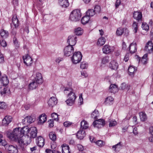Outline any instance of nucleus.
Returning a JSON list of instances; mask_svg holds the SVG:
<instances>
[{
    "instance_id": "25",
    "label": "nucleus",
    "mask_w": 153,
    "mask_h": 153,
    "mask_svg": "<svg viewBox=\"0 0 153 153\" xmlns=\"http://www.w3.org/2000/svg\"><path fill=\"white\" fill-rule=\"evenodd\" d=\"M102 51L105 54L109 53L111 51V47L108 45H105L102 48Z\"/></svg>"
},
{
    "instance_id": "10",
    "label": "nucleus",
    "mask_w": 153,
    "mask_h": 153,
    "mask_svg": "<svg viewBox=\"0 0 153 153\" xmlns=\"http://www.w3.org/2000/svg\"><path fill=\"white\" fill-rule=\"evenodd\" d=\"M144 50L149 53L152 52L153 51V44L151 41H149L146 43Z\"/></svg>"
},
{
    "instance_id": "35",
    "label": "nucleus",
    "mask_w": 153,
    "mask_h": 153,
    "mask_svg": "<svg viewBox=\"0 0 153 153\" xmlns=\"http://www.w3.org/2000/svg\"><path fill=\"white\" fill-rule=\"evenodd\" d=\"M88 127L87 122L85 120H83L81 122V128L83 129H86Z\"/></svg>"
},
{
    "instance_id": "64",
    "label": "nucleus",
    "mask_w": 153,
    "mask_h": 153,
    "mask_svg": "<svg viewBox=\"0 0 153 153\" xmlns=\"http://www.w3.org/2000/svg\"><path fill=\"white\" fill-rule=\"evenodd\" d=\"M149 129L150 133L153 135V126H151Z\"/></svg>"
},
{
    "instance_id": "56",
    "label": "nucleus",
    "mask_w": 153,
    "mask_h": 153,
    "mask_svg": "<svg viewBox=\"0 0 153 153\" xmlns=\"http://www.w3.org/2000/svg\"><path fill=\"white\" fill-rule=\"evenodd\" d=\"M11 33L12 36L13 37H16V28L13 29H12Z\"/></svg>"
},
{
    "instance_id": "22",
    "label": "nucleus",
    "mask_w": 153,
    "mask_h": 153,
    "mask_svg": "<svg viewBox=\"0 0 153 153\" xmlns=\"http://www.w3.org/2000/svg\"><path fill=\"white\" fill-rule=\"evenodd\" d=\"M85 135V131L83 130H80L78 131L76 136L78 138L81 140L83 139Z\"/></svg>"
},
{
    "instance_id": "15",
    "label": "nucleus",
    "mask_w": 153,
    "mask_h": 153,
    "mask_svg": "<svg viewBox=\"0 0 153 153\" xmlns=\"http://www.w3.org/2000/svg\"><path fill=\"white\" fill-rule=\"evenodd\" d=\"M36 142L38 146L39 147H42L44 145V139L41 136H39L37 138Z\"/></svg>"
},
{
    "instance_id": "16",
    "label": "nucleus",
    "mask_w": 153,
    "mask_h": 153,
    "mask_svg": "<svg viewBox=\"0 0 153 153\" xmlns=\"http://www.w3.org/2000/svg\"><path fill=\"white\" fill-rule=\"evenodd\" d=\"M39 84H41V83H38V82L34 80H32V82L29 85V88L31 90L36 89L38 86V85Z\"/></svg>"
},
{
    "instance_id": "14",
    "label": "nucleus",
    "mask_w": 153,
    "mask_h": 153,
    "mask_svg": "<svg viewBox=\"0 0 153 153\" xmlns=\"http://www.w3.org/2000/svg\"><path fill=\"white\" fill-rule=\"evenodd\" d=\"M57 102V99L54 97H52L50 98L48 102V105L51 107L55 105Z\"/></svg>"
},
{
    "instance_id": "46",
    "label": "nucleus",
    "mask_w": 153,
    "mask_h": 153,
    "mask_svg": "<svg viewBox=\"0 0 153 153\" xmlns=\"http://www.w3.org/2000/svg\"><path fill=\"white\" fill-rule=\"evenodd\" d=\"M101 8L98 5H96L94 7V10L96 12V13H99L101 11Z\"/></svg>"
},
{
    "instance_id": "61",
    "label": "nucleus",
    "mask_w": 153,
    "mask_h": 153,
    "mask_svg": "<svg viewBox=\"0 0 153 153\" xmlns=\"http://www.w3.org/2000/svg\"><path fill=\"white\" fill-rule=\"evenodd\" d=\"M79 101L80 102L81 104H82L83 102V99L82 97V94H81L79 95Z\"/></svg>"
},
{
    "instance_id": "6",
    "label": "nucleus",
    "mask_w": 153,
    "mask_h": 153,
    "mask_svg": "<svg viewBox=\"0 0 153 153\" xmlns=\"http://www.w3.org/2000/svg\"><path fill=\"white\" fill-rule=\"evenodd\" d=\"M77 37L75 36L70 35L68 37L67 42L69 44L68 46H73L76 43Z\"/></svg>"
},
{
    "instance_id": "3",
    "label": "nucleus",
    "mask_w": 153,
    "mask_h": 153,
    "mask_svg": "<svg viewBox=\"0 0 153 153\" xmlns=\"http://www.w3.org/2000/svg\"><path fill=\"white\" fill-rule=\"evenodd\" d=\"M82 55L80 52H75L71 57L72 62L74 64L79 62L82 59Z\"/></svg>"
},
{
    "instance_id": "30",
    "label": "nucleus",
    "mask_w": 153,
    "mask_h": 153,
    "mask_svg": "<svg viewBox=\"0 0 153 153\" xmlns=\"http://www.w3.org/2000/svg\"><path fill=\"white\" fill-rule=\"evenodd\" d=\"M139 114L141 121H144L147 120V117L145 113L141 112L139 113Z\"/></svg>"
},
{
    "instance_id": "27",
    "label": "nucleus",
    "mask_w": 153,
    "mask_h": 153,
    "mask_svg": "<svg viewBox=\"0 0 153 153\" xmlns=\"http://www.w3.org/2000/svg\"><path fill=\"white\" fill-rule=\"evenodd\" d=\"M35 80L38 82L39 83L41 84L42 82V76L41 73H36V76Z\"/></svg>"
},
{
    "instance_id": "33",
    "label": "nucleus",
    "mask_w": 153,
    "mask_h": 153,
    "mask_svg": "<svg viewBox=\"0 0 153 153\" xmlns=\"http://www.w3.org/2000/svg\"><path fill=\"white\" fill-rule=\"evenodd\" d=\"M0 34L1 37L3 38H6L9 36L8 32L3 29L1 30Z\"/></svg>"
},
{
    "instance_id": "49",
    "label": "nucleus",
    "mask_w": 153,
    "mask_h": 153,
    "mask_svg": "<svg viewBox=\"0 0 153 153\" xmlns=\"http://www.w3.org/2000/svg\"><path fill=\"white\" fill-rule=\"evenodd\" d=\"M137 25H138V23L135 22H133V25H132V27L134 28V32L135 33H136L137 31Z\"/></svg>"
},
{
    "instance_id": "26",
    "label": "nucleus",
    "mask_w": 153,
    "mask_h": 153,
    "mask_svg": "<svg viewBox=\"0 0 153 153\" xmlns=\"http://www.w3.org/2000/svg\"><path fill=\"white\" fill-rule=\"evenodd\" d=\"M62 153H70L69 147L66 144H63L61 146Z\"/></svg>"
},
{
    "instance_id": "1",
    "label": "nucleus",
    "mask_w": 153,
    "mask_h": 153,
    "mask_svg": "<svg viewBox=\"0 0 153 153\" xmlns=\"http://www.w3.org/2000/svg\"><path fill=\"white\" fill-rule=\"evenodd\" d=\"M7 136L11 139L17 141L19 145L22 150L24 149L25 147V146L28 144L27 140H23V135L21 134L19 128L14 129L12 133L8 132Z\"/></svg>"
},
{
    "instance_id": "12",
    "label": "nucleus",
    "mask_w": 153,
    "mask_h": 153,
    "mask_svg": "<svg viewBox=\"0 0 153 153\" xmlns=\"http://www.w3.org/2000/svg\"><path fill=\"white\" fill-rule=\"evenodd\" d=\"M12 118L11 116H6L2 121V124L3 126H7L12 121Z\"/></svg>"
},
{
    "instance_id": "60",
    "label": "nucleus",
    "mask_w": 153,
    "mask_h": 153,
    "mask_svg": "<svg viewBox=\"0 0 153 153\" xmlns=\"http://www.w3.org/2000/svg\"><path fill=\"white\" fill-rule=\"evenodd\" d=\"M71 124V123L70 122L66 121L64 123V125L66 127H68Z\"/></svg>"
},
{
    "instance_id": "20",
    "label": "nucleus",
    "mask_w": 153,
    "mask_h": 153,
    "mask_svg": "<svg viewBox=\"0 0 153 153\" xmlns=\"http://www.w3.org/2000/svg\"><path fill=\"white\" fill-rule=\"evenodd\" d=\"M118 65L115 60L111 61L109 65L110 68L112 70H116L117 69Z\"/></svg>"
},
{
    "instance_id": "11",
    "label": "nucleus",
    "mask_w": 153,
    "mask_h": 153,
    "mask_svg": "<svg viewBox=\"0 0 153 153\" xmlns=\"http://www.w3.org/2000/svg\"><path fill=\"white\" fill-rule=\"evenodd\" d=\"M5 148L7 150L9 153H17L18 152L16 147L12 145H7Z\"/></svg>"
},
{
    "instance_id": "54",
    "label": "nucleus",
    "mask_w": 153,
    "mask_h": 153,
    "mask_svg": "<svg viewBox=\"0 0 153 153\" xmlns=\"http://www.w3.org/2000/svg\"><path fill=\"white\" fill-rule=\"evenodd\" d=\"M13 43L16 47H18L19 44L16 37H13Z\"/></svg>"
},
{
    "instance_id": "34",
    "label": "nucleus",
    "mask_w": 153,
    "mask_h": 153,
    "mask_svg": "<svg viewBox=\"0 0 153 153\" xmlns=\"http://www.w3.org/2000/svg\"><path fill=\"white\" fill-rule=\"evenodd\" d=\"M90 20V17L87 15L83 17L81 19V21L83 24L85 25Z\"/></svg>"
},
{
    "instance_id": "52",
    "label": "nucleus",
    "mask_w": 153,
    "mask_h": 153,
    "mask_svg": "<svg viewBox=\"0 0 153 153\" xmlns=\"http://www.w3.org/2000/svg\"><path fill=\"white\" fill-rule=\"evenodd\" d=\"M109 61V57H108L106 56L102 58V62L103 64H105L108 62Z\"/></svg>"
},
{
    "instance_id": "7",
    "label": "nucleus",
    "mask_w": 153,
    "mask_h": 153,
    "mask_svg": "<svg viewBox=\"0 0 153 153\" xmlns=\"http://www.w3.org/2000/svg\"><path fill=\"white\" fill-rule=\"evenodd\" d=\"M93 124L95 127L100 128L105 125V122L103 119H100L94 121Z\"/></svg>"
},
{
    "instance_id": "8",
    "label": "nucleus",
    "mask_w": 153,
    "mask_h": 153,
    "mask_svg": "<svg viewBox=\"0 0 153 153\" xmlns=\"http://www.w3.org/2000/svg\"><path fill=\"white\" fill-rule=\"evenodd\" d=\"M20 130L21 134L23 135V140H25V138L27 139V137L24 136V135H27V136H29V133L30 128H29L28 126H25L23 127L22 128H20Z\"/></svg>"
},
{
    "instance_id": "37",
    "label": "nucleus",
    "mask_w": 153,
    "mask_h": 153,
    "mask_svg": "<svg viewBox=\"0 0 153 153\" xmlns=\"http://www.w3.org/2000/svg\"><path fill=\"white\" fill-rule=\"evenodd\" d=\"M24 120L25 122L29 124H30L34 121V120L30 116H27L25 117Z\"/></svg>"
},
{
    "instance_id": "43",
    "label": "nucleus",
    "mask_w": 153,
    "mask_h": 153,
    "mask_svg": "<svg viewBox=\"0 0 153 153\" xmlns=\"http://www.w3.org/2000/svg\"><path fill=\"white\" fill-rule=\"evenodd\" d=\"M124 32V30L122 28H119L117 30L116 32L117 35L118 36H120L122 35Z\"/></svg>"
},
{
    "instance_id": "18",
    "label": "nucleus",
    "mask_w": 153,
    "mask_h": 153,
    "mask_svg": "<svg viewBox=\"0 0 153 153\" xmlns=\"http://www.w3.org/2000/svg\"><path fill=\"white\" fill-rule=\"evenodd\" d=\"M13 24L15 28H17L19 25V22L16 15H14L12 18Z\"/></svg>"
},
{
    "instance_id": "55",
    "label": "nucleus",
    "mask_w": 153,
    "mask_h": 153,
    "mask_svg": "<svg viewBox=\"0 0 153 153\" xmlns=\"http://www.w3.org/2000/svg\"><path fill=\"white\" fill-rule=\"evenodd\" d=\"M6 108L5 103L4 102H0V109H5Z\"/></svg>"
},
{
    "instance_id": "28",
    "label": "nucleus",
    "mask_w": 153,
    "mask_h": 153,
    "mask_svg": "<svg viewBox=\"0 0 153 153\" xmlns=\"http://www.w3.org/2000/svg\"><path fill=\"white\" fill-rule=\"evenodd\" d=\"M105 39L104 37H100L98 39L97 44L99 46H102L105 44Z\"/></svg>"
},
{
    "instance_id": "47",
    "label": "nucleus",
    "mask_w": 153,
    "mask_h": 153,
    "mask_svg": "<svg viewBox=\"0 0 153 153\" xmlns=\"http://www.w3.org/2000/svg\"><path fill=\"white\" fill-rule=\"evenodd\" d=\"M142 27L143 30H149V26L148 24L145 23H143L142 25Z\"/></svg>"
},
{
    "instance_id": "62",
    "label": "nucleus",
    "mask_w": 153,
    "mask_h": 153,
    "mask_svg": "<svg viewBox=\"0 0 153 153\" xmlns=\"http://www.w3.org/2000/svg\"><path fill=\"white\" fill-rule=\"evenodd\" d=\"M0 44L3 47H5L7 45V43L6 41L4 40H2V41L1 42Z\"/></svg>"
},
{
    "instance_id": "38",
    "label": "nucleus",
    "mask_w": 153,
    "mask_h": 153,
    "mask_svg": "<svg viewBox=\"0 0 153 153\" xmlns=\"http://www.w3.org/2000/svg\"><path fill=\"white\" fill-rule=\"evenodd\" d=\"M83 31L82 28L80 27H78L75 29V34L77 35H81L83 33Z\"/></svg>"
},
{
    "instance_id": "59",
    "label": "nucleus",
    "mask_w": 153,
    "mask_h": 153,
    "mask_svg": "<svg viewBox=\"0 0 153 153\" xmlns=\"http://www.w3.org/2000/svg\"><path fill=\"white\" fill-rule=\"evenodd\" d=\"M77 147L78 150L80 151H82L84 149L83 146L80 144H79L77 145Z\"/></svg>"
},
{
    "instance_id": "23",
    "label": "nucleus",
    "mask_w": 153,
    "mask_h": 153,
    "mask_svg": "<svg viewBox=\"0 0 153 153\" xmlns=\"http://www.w3.org/2000/svg\"><path fill=\"white\" fill-rule=\"evenodd\" d=\"M46 116L45 114H43L39 117L38 123L42 124L46 121Z\"/></svg>"
},
{
    "instance_id": "31",
    "label": "nucleus",
    "mask_w": 153,
    "mask_h": 153,
    "mask_svg": "<svg viewBox=\"0 0 153 153\" xmlns=\"http://www.w3.org/2000/svg\"><path fill=\"white\" fill-rule=\"evenodd\" d=\"M121 143V142H119L116 145L113 146L112 147V149L116 152L118 149H121V147L123 146Z\"/></svg>"
},
{
    "instance_id": "40",
    "label": "nucleus",
    "mask_w": 153,
    "mask_h": 153,
    "mask_svg": "<svg viewBox=\"0 0 153 153\" xmlns=\"http://www.w3.org/2000/svg\"><path fill=\"white\" fill-rule=\"evenodd\" d=\"M75 100H74V98L73 99H68L66 101V102L68 105L71 106L73 105L75 102Z\"/></svg>"
},
{
    "instance_id": "58",
    "label": "nucleus",
    "mask_w": 153,
    "mask_h": 153,
    "mask_svg": "<svg viewBox=\"0 0 153 153\" xmlns=\"http://www.w3.org/2000/svg\"><path fill=\"white\" fill-rule=\"evenodd\" d=\"M7 88H4V89L1 91V95L6 94Z\"/></svg>"
},
{
    "instance_id": "29",
    "label": "nucleus",
    "mask_w": 153,
    "mask_h": 153,
    "mask_svg": "<svg viewBox=\"0 0 153 153\" xmlns=\"http://www.w3.org/2000/svg\"><path fill=\"white\" fill-rule=\"evenodd\" d=\"M120 88L123 90L128 91L130 89V86L125 83H123L121 84Z\"/></svg>"
},
{
    "instance_id": "5",
    "label": "nucleus",
    "mask_w": 153,
    "mask_h": 153,
    "mask_svg": "<svg viewBox=\"0 0 153 153\" xmlns=\"http://www.w3.org/2000/svg\"><path fill=\"white\" fill-rule=\"evenodd\" d=\"M74 51V48L71 46H67L64 49V54L66 56H69L71 55Z\"/></svg>"
},
{
    "instance_id": "4",
    "label": "nucleus",
    "mask_w": 153,
    "mask_h": 153,
    "mask_svg": "<svg viewBox=\"0 0 153 153\" xmlns=\"http://www.w3.org/2000/svg\"><path fill=\"white\" fill-rule=\"evenodd\" d=\"M37 134V129L35 127H31L30 128L29 134L30 137H27V139H30V138H34L36 137Z\"/></svg>"
},
{
    "instance_id": "53",
    "label": "nucleus",
    "mask_w": 153,
    "mask_h": 153,
    "mask_svg": "<svg viewBox=\"0 0 153 153\" xmlns=\"http://www.w3.org/2000/svg\"><path fill=\"white\" fill-rule=\"evenodd\" d=\"M117 124V122L115 120H112L110 122L109 124V126L110 127H113L116 125Z\"/></svg>"
},
{
    "instance_id": "2",
    "label": "nucleus",
    "mask_w": 153,
    "mask_h": 153,
    "mask_svg": "<svg viewBox=\"0 0 153 153\" xmlns=\"http://www.w3.org/2000/svg\"><path fill=\"white\" fill-rule=\"evenodd\" d=\"M81 16V13L80 10L76 9L71 12L69 18L71 21L76 22L80 19Z\"/></svg>"
},
{
    "instance_id": "44",
    "label": "nucleus",
    "mask_w": 153,
    "mask_h": 153,
    "mask_svg": "<svg viewBox=\"0 0 153 153\" xmlns=\"http://www.w3.org/2000/svg\"><path fill=\"white\" fill-rule=\"evenodd\" d=\"M95 143L97 145L100 147H102L105 144V142L100 140H98L97 141H96Z\"/></svg>"
},
{
    "instance_id": "57",
    "label": "nucleus",
    "mask_w": 153,
    "mask_h": 153,
    "mask_svg": "<svg viewBox=\"0 0 153 153\" xmlns=\"http://www.w3.org/2000/svg\"><path fill=\"white\" fill-rule=\"evenodd\" d=\"M129 53H127L126 54V55L125 56V57L124 58V60L126 62L128 61V60L129 59Z\"/></svg>"
},
{
    "instance_id": "9",
    "label": "nucleus",
    "mask_w": 153,
    "mask_h": 153,
    "mask_svg": "<svg viewBox=\"0 0 153 153\" xmlns=\"http://www.w3.org/2000/svg\"><path fill=\"white\" fill-rule=\"evenodd\" d=\"M24 63L27 66H30L33 63L32 59L31 57L28 55L23 56V57Z\"/></svg>"
},
{
    "instance_id": "19",
    "label": "nucleus",
    "mask_w": 153,
    "mask_h": 153,
    "mask_svg": "<svg viewBox=\"0 0 153 153\" xmlns=\"http://www.w3.org/2000/svg\"><path fill=\"white\" fill-rule=\"evenodd\" d=\"M0 81L4 86H6L9 83V81L7 76L4 75L1 77Z\"/></svg>"
},
{
    "instance_id": "51",
    "label": "nucleus",
    "mask_w": 153,
    "mask_h": 153,
    "mask_svg": "<svg viewBox=\"0 0 153 153\" xmlns=\"http://www.w3.org/2000/svg\"><path fill=\"white\" fill-rule=\"evenodd\" d=\"M52 118L55 120L58 121L59 120L58 118V115L57 114L55 113H53L51 115Z\"/></svg>"
},
{
    "instance_id": "13",
    "label": "nucleus",
    "mask_w": 153,
    "mask_h": 153,
    "mask_svg": "<svg viewBox=\"0 0 153 153\" xmlns=\"http://www.w3.org/2000/svg\"><path fill=\"white\" fill-rule=\"evenodd\" d=\"M133 17L138 22H142V15L141 12L138 11L134 12L133 13Z\"/></svg>"
},
{
    "instance_id": "45",
    "label": "nucleus",
    "mask_w": 153,
    "mask_h": 153,
    "mask_svg": "<svg viewBox=\"0 0 153 153\" xmlns=\"http://www.w3.org/2000/svg\"><path fill=\"white\" fill-rule=\"evenodd\" d=\"M88 64L85 62H82L80 64V67L82 69L86 68L88 67Z\"/></svg>"
},
{
    "instance_id": "50",
    "label": "nucleus",
    "mask_w": 153,
    "mask_h": 153,
    "mask_svg": "<svg viewBox=\"0 0 153 153\" xmlns=\"http://www.w3.org/2000/svg\"><path fill=\"white\" fill-rule=\"evenodd\" d=\"M0 145L4 146H7V142L5 140L3 139V137L0 138Z\"/></svg>"
},
{
    "instance_id": "39",
    "label": "nucleus",
    "mask_w": 153,
    "mask_h": 153,
    "mask_svg": "<svg viewBox=\"0 0 153 153\" xmlns=\"http://www.w3.org/2000/svg\"><path fill=\"white\" fill-rule=\"evenodd\" d=\"M99 115V112L97 110H95L92 112L91 114V117L94 119L97 118Z\"/></svg>"
},
{
    "instance_id": "17",
    "label": "nucleus",
    "mask_w": 153,
    "mask_h": 153,
    "mask_svg": "<svg viewBox=\"0 0 153 153\" xmlns=\"http://www.w3.org/2000/svg\"><path fill=\"white\" fill-rule=\"evenodd\" d=\"M129 49L131 53L132 54L135 53L137 50L136 43H132L129 46Z\"/></svg>"
},
{
    "instance_id": "41",
    "label": "nucleus",
    "mask_w": 153,
    "mask_h": 153,
    "mask_svg": "<svg viewBox=\"0 0 153 153\" xmlns=\"http://www.w3.org/2000/svg\"><path fill=\"white\" fill-rule=\"evenodd\" d=\"M50 138L52 141H55L56 139L55 134L53 132H51L49 134Z\"/></svg>"
},
{
    "instance_id": "21",
    "label": "nucleus",
    "mask_w": 153,
    "mask_h": 153,
    "mask_svg": "<svg viewBox=\"0 0 153 153\" xmlns=\"http://www.w3.org/2000/svg\"><path fill=\"white\" fill-rule=\"evenodd\" d=\"M118 91V89L117 86L115 84H111L110 87L109 88V91L111 93L114 94L117 92Z\"/></svg>"
},
{
    "instance_id": "32",
    "label": "nucleus",
    "mask_w": 153,
    "mask_h": 153,
    "mask_svg": "<svg viewBox=\"0 0 153 153\" xmlns=\"http://www.w3.org/2000/svg\"><path fill=\"white\" fill-rule=\"evenodd\" d=\"M137 69L132 66H130L128 68L129 74L130 75H133L134 72H136Z\"/></svg>"
},
{
    "instance_id": "36",
    "label": "nucleus",
    "mask_w": 153,
    "mask_h": 153,
    "mask_svg": "<svg viewBox=\"0 0 153 153\" xmlns=\"http://www.w3.org/2000/svg\"><path fill=\"white\" fill-rule=\"evenodd\" d=\"M96 13V12L93 9H89L86 12V15L88 16H92L94 15Z\"/></svg>"
},
{
    "instance_id": "24",
    "label": "nucleus",
    "mask_w": 153,
    "mask_h": 153,
    "mask_svg": "<svg viewBox=\"0 0 153 153\" xmlns=\"http://www.w3.org/2000/svg\"><path fill=\"white\" fill-rule=\"evenodd\" d=\"M59 3L63 7L66 8L69 6V3L68 0H59Z\"/></svg>"
},
{
    "instance_id": "42",
    "label": "nucleus",
    "mask_w": 153,
    "mask_h": 153,
    "mask_svg": "<svg viewBox=\"0 0 153 153\" xmlns=\"http://www.w3.org/2000/svg\"><path fill=\"white\" fill-rule=\"evenodd\" d=\"M68 99H73L74 98V100H75L76 98V96L75 95V94L73 92H71L68 93Z\"/></svg>"
},
{
    "instance_id": "63",
    "label": "nucleus",
    "mask_w": 153,
    "mask_h": 153,
    "mask_svg": "<svg viewBox=\"0 0 153 153\" xmlns=\"http://www.w3.org/2000/svg\"><path fill=\"white\" fill-rule=\"evenodd\" d=\"M121 3L120 0H117V1L116 2L115 5L116 7L117 8L118 7V6Z\"/></svg>"
},
{
    "instance_id": "48",
    "label": "nucleus",
    "mask_w": 153,
    "mask_h": 153,
    "mask_svg": "<svg viewBox=\"0 0 153 153\" xmlns=\"http://www.w3.org/2000/svg\"><path fill=\"white\" fill-rule=\"evenodd\" d=\"M113 98L112 97L110 96L107 97L105 100V102L106 104H109L110 102H112L113 100Z\"/></svg>"
}]
</instances>
